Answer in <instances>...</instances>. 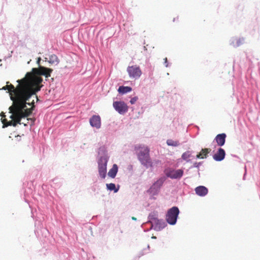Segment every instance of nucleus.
I'll list each match as a JSON object with an SVG mask.
<instances>
[{
  "instance_id": "nucleus-5",
  "label": "nucleus",
  "mask_w": 260,
  "mask_h": 260,
  "mask_svg": "<svg viewBox=\"0 0 260 260\" xmlns=\"http://www.w3.org/2000/svg\"><path fill=\"white\" fill-rule=\"evenodd\" d=\"M149 222L151 224V228L155 231H160L165 226V223L161 220L158 219L155 215H150Z\"/></svg>"
},
{
  "instance_id": "nucleus-2",
  "label": "nucleus",
  "mask_w": 260,
  "mask_h": 260,
  "mask_svg": "<svg viewBox=\"0 0 260 260\" xmlns=\"http://www.w3.org/2000/svg\"><path fill=\"white\" fill-rule=\"evenodd\" d=\"M35 108V102L32 100L31 102V108H27L24 107L22 110V115L15 116L13 115V114L11 112L10 107L9 108V113L11 114L10 118L11 119V120L8 121L6 118V115L4 112H2L0 116L2 117L1 121L3 124V128L8 127V126H16L18 124H21V120L22 118L29 116L31 113Z\"/></svg>"
},
{
  "instance_id": "nucleus-14",
  "label": "nucleus",
  "mask_w": 260,
  "mask_h": 260,
  "mask_svg": "<svg viewBox=\"0 0 260 260\" xmlns=\"http://www.w3.org/2000/svg\"><path fill=\"white\" fill-rule=\"evenodd\" d=\"M195 191L199 196H205L208 193V190L204 186H199L196 188Z\"/></svg>"
},
{
  "instance_id": "nucleus-7",
  "label": "nucleus",
  "mask_w": 260,
  "mask_h": 260,
  "mask_svg": "<svg viewBox=\"0 0 260 260\" xmlns=\"http://www.w3.org/2000/svg\"><path fill=\"white\" fill-rule=\"evenodd\" d=\"M53 71L52 69L41 66L39 68L32 69V72L34 74L33 76L39 77L40 75L45 76L46 78L50 77V74ZM39 77H40L39 76Z\"/></svg>"
},
{
  "instance_id": "nucleus-4",
  "label": "nucleus",
  "mask_w": 260,
  "mask_h": 260,
  "mask_svg": "<svg viewBox=\"0 0 260 260\" xmlns=\"http://www.w3.org/2000/svg\"><path fill=\"white\" fill-rule=\"evenodd\" d=\"M179 213V210L177 207H173L170 209L166 215L167 221L171 225L176 223L177 219Z\"/></svg>"
},
{
  "instance_id": "nucleus-1",
  "label": "nucleus",
  "mask_w": 260,
  "mask_h": 260,
  "mask_svg": "<svg viewBox=\"0 0 260 260\" xmlns=\"http://www.w3.org/2000/svg\"><path fill=\"white\" fill-rule=\"evenodd\" d=\"M43 79L41 77L33 76L31 73H27L23 78L18 80V84L15 87L7 82V85L3 87L1 90H8L12 104L10 110L13 116L22 115V110L26 105L31 106L30 98L41 90Z\"/></svg>"
},
{
  "instance_id": "nucleus-27",
  "label": "nucleus",
  "mask_w": 260,
  "mask_h": 260,
  "mask_svg": "<svg viewBox=\"0 0 260 260\" xmlns=\"http://www.w3.org/2000/svg\"><path fill=\"white\" fill-rule=\"evenodd\" d=\"M40 58H39V60H38V62H39V61L40 60Z\"/></svg>"
},
{
  "instance_id": "nucleus-23",
  "label": "nucleus",
  "mask_w": 260,
  "mask_h": 260,
  "mask_svg": "<svg viewBox=\"0 0 260 260\" xmlns=\"http://www.w3.org/2000/svg\"><path fill=\"white\" fill-rule=\"evenodd\" d=\"M138 98L137 96H135L131 99L130 100V103L132 105L134 104L136 101L138 100Z\"/></svg>"
},
{
  "instance_id": "nucleus-16",
  "label": "nucleus",
  "mask_w": 260,
  "mask_h": 260,
  "mask_svg": "<svg viewBox=\"0 0 260 260\" xmlns=\"http://www.w3.org/2000/svg\"><path fill=\"white\" fill-rule=\"evenodd\" d=\"M118 172V167L117 165L114 164L113 165L112 168L109 170L108 175L112 178L115 177L116 174Z\"/></svg>"
},
{
  "instance_id": "nucleus-12",
  "label": "nucleus",
  "mask_w": 260,
  "mask_h": 260,
  "mask_svg": "<svg viewBox=\"0 0 260 260\" xmlns=\"http://www.w3.org/2000/svg\"><path fill=\"white\" fill-rule=\"evenodd\" d=\"M225 155V152L223 149L219 148L216 153H215L213 156V159L217 161H220L222 160Z\"/></svg>"
},
{
  "instance_id": "nucleus-17",
  "label": "nucleus",
  "mask_w": 260,
  "mask_h": 260,
  "mask_svg": "<svg viewBox=\"0 0 260 260\" xmlns=\"http://www.w3.org/2000/svg\"><path fill=\"white\" fill-rule=\"evenodd\" d=\"M164 181H165L164 178H159L156 182H155L154 183L153 185L151 187L150 189H152L153 188H159L160 187V186L164 183Z\"/></svg>"
},
{
  "instance_id": "nucleus-24",
  "label": "nucleus",
  "mask_w": 260,
  "mask_h": 260,
  "mask_svg": "<svg viewBox=\"0 0 260 260\" xmlns=\"http://www.w3.org/2000/svg\"><path fill=\"white\" fill-rule=\"evenodd\" d=\"M164 64L166 67H168V59L167 57L164 58Z\"/></svg>"
},
{
  "instance_id": "nucleus-20",
  "label": "nucleus",
  "mask_w": 260,
  "mask_h": 260,
  "mask_svg": "<svg viewBox=\"0 0 260 260\" xmlns=\"http://www.w3.org/2000/svg\"><path fill=\"white\" fill-rule=\"evenodd\" d=\"M49 62L51 63H56L57 64L59 62V59L56 55L53 54L49 57Z\"/></svg>"
},
{
  "instance_id": "nucleus-26",
  "label": "nucleus",
  "mask_w": 260,
  "mask_h": 260,
  "mask_svg": "<svg viewBox=\"0 0 260 260\" xmlns=\"http://www.w3.org/2000/svg\"><path fill=\"white\" fill-rule=\"evenodd\" d=\"M36 99H37V101H39V99H38V98L37 96V95H36Z\"/></svg>"
},
{
  "instance_id": "nucleus-18",
  "label": "nucleus",
  "mask_w": 260,
  "mask_h": 260,
  "mask_svg": "<svg viewBox=\"0 0 260 260\" xmlns=\"http://www.w3.org/2000/svg\"><path fill=\"white\" fill-rule=\"evenodd\" d=\"M132 90L131 87L121 86L119 87L118 91L122 94H124L131 91Z\"/></svg>"
},
{
  "instance_id": "nucleus-22",
  "label": "nucleus",
  "mask_w": 260,
  "mask_h": 260,
  "mask_svg": "<svg viewBox=\"0 0 260 260\" xmlns=\"http://www.w3.org/2000/svg\"><path fill=\"white\" fill-rule=\"evenodd\" d=\"M190 152L189 151H186L183 153L182 155V158L184 160H187L190 157Z\"/></svg>"
},
{
  "instance_id": "nucleus-13",
  "label": "nucleus",
  "mask_w": 260,
  "mask_h": 260,
  "mask_svg": "<svg viewBox=\"0 0 260 260\" xmlns=\"http://www.w3.org/2000/svg\"><path fill=\"white\" fill-rule=\"evenodd\" d=\"M226 137V134L224 133L218 134L216 136L215 140L219 146H222L224 144Z\"/></svg>"
},
{
  "instance_id": "nucleus-25",
  "label": "nucleus",
  "mask_w": 260,
  "mask_h": 260,
  "mask_svg": "<svg viewBox=\"0 0 260 260\" xmlns=\"http://www.w3.org/2000/svg\"><path fill=\"white\" fill-rule=\"evenodd\" d=\"M132 219L134 220H137V218L135 217H132Z\"/></svg>"
},
{
  "instance_id": "nucleus-11",
  "label": "nucleus",
  "mask_w": 260,
  "mask_h": 260,
  "mask_svg": "<svg viewBox=\"0 0 260 260\" xmlns=\"http://www.w3.org/2000/svg\"><path fill=\"white\" fill-rule=\"evenodd\" d=\"M90 125L92 127L100 128L101 126V118L99 115H93L89 120Z\"/></svg>"
},
{
  "instance_id": "nucleus-19",
  "label": "nucleus",
  "mask_w": 260,
  "mask_h": 260,
  "mask_svg": "<svg viewBox=\"0 0 260 260\" xmlns=\"http://www.w3.org/2000/svg\"><path fill=\"white\" fill-rule=\"evenodd\" d=\"M166 143L168 146L173 147H177L180 145V143L178 140H174L171 139H168L167 140Z\"/></svg>"
},
{
  "instance_id": "nucleus-6",
  "label": "nucleus",
  "mask_w": 260,
  "mask_h": 260,
  "mask_svg": "<svg viewBox=\"0 0 260 260\" xmlns=\"http://www.w3.org/2000/svg\"><path fill=\"white\" fill-rule=\"evenodd\" d=\"M108 159L105 157H101L98 161V171L100 176L103 179L106 177Z\"/></svg>"
},
{
  "instance_id": "nucleus-8",
  "label": "nucleus",
  "mask_w": 260,
  "mask_h": 260,
  "mask_svg": "<svg viewBox=\"0 0 260 260\" xmlns=\"http://www.w3.org/2000/svg\"><path fill=\"white\" fill-rule=\"evenodd\" d=\"M166 175L171 179H180L183 175V170L182 169L174 170L168 168L165 170Z\"/></svg>"
},
{
  "instance_id": "nucleus-3",
  "label": "nucleus",
  "mask_w": 260,
  "mask_h": 260,
  "mask_svg": "<svg viewBox=\"0 0 260 260\" xmlns=\"http://www.w3.org/2000/svg\"><path fill=\"white\" fill-rule=\"evenodd\" d=\"M135 150L139 160L146 168L152 167L153 163L150 157V149L144 145H138L135 146Z\"/></svg>"
},
{
  "instance_id": "nucleus-21",
  "label": "nucleus",
  "mask_w": 260,
  "mask_h": 260,
  "mask_svg": "<svg viewBox=\"0 0 260 260\" xmlns=\"http://www.w3.org/2000/svg\"><path fill=\"white\" fill-rule=\"evenodd\" d=\"M106 186L108 189L110 190H114V192H117L118 190V188H116L115 184L111 183L107 184Z\"/></svg>"
},
{
  "instance_id": "nucleus-9",
  "label": "nucleus",
  "mask_w": 260,
  "mask_h": 260,
  "mask_svg": "<svg viewBox=\"0 0 260 260\" xmlns=\"http://www.w3.org/2000/svg\"><path fill=\"white\" fill-rule=\"evenodd\" d=\"M127 72H128L129 77L132 78H139L142 74V72L140 67L137 66L128 67L127 68Z\"/></svg>"
},
{
  "instance_id": "nucleus-10",
  "label": "nucleus",
  "mask_w": 260,
  "mask_h": 260,
  "mask_svg": "<svg viewBox=\"0 0 260 260\" xmlns=\"http://www.w3.org/2000/svg\"><path fill=\"white\" fill-rule=\"evenodd\" d=\"M113 106L115 109L120 114H123L126 113L128 110V106L126 104L122 101L114 102L113 104Z\"/></svg>"
},
{
  "instance_id": "nucleus-15",
  "label": "nucleus",
  "mask_w": 260,
  "mask_h": 260,
  "mask_svg": "<svg viewBox=\"0 0 260 260\" xmlns=\"http://www.w3.org/2000/svg\"><path fill=\"white\" fill-rule=\"evenodd\" d=\"M211 151V150L210 148L202 149L201 152L197 155V158L201 159L206 158Z\"/></svg>"
}]
</instances>
